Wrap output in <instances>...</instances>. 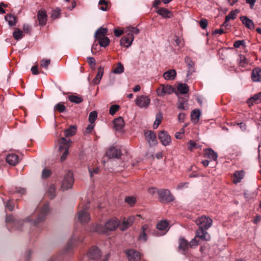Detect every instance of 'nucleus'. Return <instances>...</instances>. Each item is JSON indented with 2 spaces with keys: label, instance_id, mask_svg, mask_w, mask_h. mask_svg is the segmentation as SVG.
Returning a JSON list of instances; mask_svg holds the SVG:
<instances>
[{
  "label": "nucleus",
  "instance_id": "nucleus-46",
  "mask_svg": "<svg viewBox=\"0 0 261 261\" xmlns=\"http://www.w3.org/2000/svg\"><path fill=\"white\" fill-rule=\"evenodd\" d=\"M66 110V107L62 102H59L54 107V110L57 111L60 113L64 112Z\"/></svg>",
  "mask_w": 261,
  "mask_h": 261
},
{
  "label": "nucleus",
  "instance_id": "nucleus-8",
  "mask_svg": "<svg viewBox=\"0 0 261 261\" xmlns=\"http://www.w3.org/2000/svg\"><path fill=\"white\" fill-rule=\"evenodd\" d=\"M173 91L174 88L172 86L162 84L156 89V94L160 97H163L166 94H171Z\"/></svg>",
  "mask_w": 261,
  "mask_h": 261
},
{
  "label": "nucleus",
  "instance_id": "nucleus-13",
  "mask_svg": "<svg viewBox=\"0 0 261 261\" xmlns=\"http://www.w3.org/2000/svg\"><path fill=\"white\" fill-rule=\"evenodd\" d=\"M159 138L162 144L164 146L169 145L171 142V139L167 132L161 131L159 134Z\"/></svg>",
  "mask_w": 261,
  "mask_h": 261
},
{
  "label": "nucleus",
  "instance_id": "nucleus-2",
  "mask_svg": "<svg viewBox=\"0 0 261 261\" xmlns=\"http://www.w3.org/2000/svg\"><path fill=\"white\" fill-rule=\"evenodd\" d=\"M119 225V220L116 218H113L107 221L105 227L100 225H97L94 227L93 231L99 233H105L107 230L113 231L115 230Z\"/></svg>",
  "mask_w": 261,
  "mask_h": 261
},
{
  "label": "nucleus",
  "instance_id": "nucleus-28",
  "mask_svg": "<svg viewBox=\"0 0 261 261\" xmlns=\"http://www.w3.org/2000/svg\"><path fill=\"white\" fill-rule=\"evenodd\" d=\"M239 12V11L237 9L230 11V13L226 16L225 22L223 23L222 26H227L228 21L230 19H234L237 17V14Z\"/></svg>",
  "mask_w": 261,
  "mask_h": 261
},
{
  "label": "nucleus",
  "instance_id": "nucleus-41",
  "mask_svg": "<svg viewBox=\"0 0 261 261\" xmlns=\"http://www.w3.org/2000/svg\"><path fill=\"white\" fill-rule=\"evenodd\" d=\"M76 128L75 126L72 125L69 128L64 130L65 136L66 137L72 136L75 134Z\"/></svg>",
  "mask_w": 261,
  "mask_h": 261
},
{
  "label": "nucleus",
  "instance_id": "nucleus-52",
  "mask_svg": "<svg viewBox=\"0 0 261 261\" xmlns=\"http://www.w3.org/2000/svg\"><path fill=\"white\" fill-rule=\"evenodd\" d=\"M88 170L90 173V177H92L93 176L94 174L98 173L99 169L97 167L93 168H91L90 167H89Z\"/></svg>",
  "mask_w": 261,
  "mask_h": 261
},
{
  "label": "nucleus",
  "instance_id": "nucleus-1",
  "mask_svg": "<svg viewBox=\"0 0 261 261\" xmlns=\"http://www.w3.org/2000/svg\"><path fill=\"white\" fill-rule=\"evenodd\" d=\"M49 211V205L48 203H45L40 207L37 217L35 220L33 221L29 217L26 219V221L28 222H30L32 225L35 227H39L40 225L45 220Z\"/></svg>",
  "mask_w": 261,
  "mask_h": 261
},
{
  "label": "nucleus",
  "instance_id": "nucleus-22",
  "mask_svg": "<svg viewBox=\"0 0 261 261\" xmlns=\"http://www.w3.org/2000/svg\"><path fill=\"white\" fill-rule=\"evenodd\" d=\"M251 80L254 82H261V69L260 68L256 67L253 69Z\"/></svg>",
  "mask_w": 261,
  "mask_h": 261
},
{
  "label": "nucleus",
  "instance_id": "nucleus-63",
  "mask_svg": "<svg viewBox=\"0 0 261 261\" xmlns=\"http://www.w3.org/2000/svg\"><path fill=\"white\" fill-rule=\"evenodd\" d=\"M240 64L241 66H244L245 64L247 63V61H246V58L244 56H240Z\"/></svg>",
  "mask_w": 261,
  "mask_h": 261
},
{
  "label": "nucleus",
  "instance_id": "nucleus-11",
  "mask_svg": "<svg viewBox=\"0 0 261 261\" xmlns=\"http://www.w3.org/2000/svg\"><path fill=\"white\" fill-rule=\"evenodd\" d=\"M145 139L150 146L155 145L157 140L155 134L151 130H147L144 132Z\"/></svg>",
  "mask_w": 261,
  "mask_h": 261
},
{
  "label": "nucleus",
  "instance_id": "nucleus-61",
  "mask_svg": "<svg viewBox=\"0 0 261 261\" xmlns=\"http://www.w3.org/2000/svg\"><path fill=\"white\" fill-rule=\"evenodd\" d=\"M6 221L8 225L10 223H13L14 222V223H15V221L14 220L13 217L12 216H11V215L10 216H8L6 217Z\"/></svg>",
  "mask_w": 261,
  "mask_h": 261
},
{
  "label": "nucleus",
  "instance_id": "nucleus-4",
  "mask_svg": "<svg viewBox=\"0 0 261 261\" xmlns=\"http://www.w3.org/2000/svg\"><path fill=\"white\" fill-rule=\"evenodd\" d=\"M74 178L72 173L69 171L64 176L61 186V189L63 191L71 188L74 183Z\"/></svg>",
  "mask_w": 261,
  "mask_h": 261
},
{
  "label": "nucleus",
  "instance_id": "nucleus-9",
  "mask_svg": "<svg viewBox=\"0 0 261 261\" xmlns=\"http://www.w3.org/2000/svg\"><path fill=\"white\" fill-rule=\"evenodd\" d=\"M156 230H154L152 231L150 226L147 224L143 225L141 228V231L138 237L140 241L145 242L147 240V233L151 232L154 236H158L156 233Z\"/></svg>",
  "mask_w": 261,
  "mask_h": 261
},
{
  "label": "nucleus",
  "instance_id": "nucleus-23",
  "mask_svg": "<svg viewBox=\"0 0 261 261\" xmlns=\"http://www.w3.org/2000/svg\"><path fill=\"white\" fill-rule=\"evenodd\" d=\"M204 156L212 161H216L218 155L212 148H206L204 149Z\"/></svg>",
  "mask_w": 261,
  "mask_h": 261
},
{
  "label": "nucleus",
  "instance_id": "nucleus-35",
  "mask_svg": "<svg viewBox=\"0 0 261 261\" xmlns=\"http://www.w3.org/2000/svg\"><path fill=\"white\" fill-rule=\"evenodd\" d=\"M253 102L256 103H258L261 102V92L257 94L254 95L252 97L250 98L248 101V103L249 106L253 105Z\"/></svg>",
  "mask_w": 261,
  "mask_h": 261
},
{
  "label": "nucleus",
  "instance_id": "nucleus-20",
  "mask_svg": "<svg viewBox=\"0 0 261 261\" xmlns=\"http://www.w3.org/2000/svg\"><path fill=\"white\" fill-rule=\"evenodd\" d=\"M113 125L114 129L117 132L122 131L124 126V121L121 117L115 119L113 120Z\"/></svg>",
  "mask_w": 261,
  "mask_h": 261
},
{
  "label": "nucleus",
  "instance_id": "nucleus-27",
  "mask_svg": "<svg viewBox=\"0 0 261 261\" xmlns=\"http://www.w3.org/2000/svg\"><path fill=\"white\" fill-rule=\"evenodd\" d=\"M156 13L165 18H169L172 17V13L166 8H160Z\"/></svg>",
  "mask_w": 261,
  "mask_h": 261
},
{
  "label": "nucleus",
  "instance_id": "nucleus-48",
  "mask_svg": "<svg viewBox=\"0 0 261 261\" xmlns=\"http://www.w3.org/2000/svg\"><path fill=\"white\" fill-rule=\"evenodd\" d=\"M97 117V113L96 111H92L89 114V121L90 123H93L95 122Z\"/></svg>",
  "mask_w": 261,
  "mask_h": 261
},
{
  "label": "nucleus",
  "instance_id": "nucleus-39",
  "mask_svg": "<svg viewBox=\"0 0 261 261\" xmlns=\"http://www.w3.org/2000/svg\"><path fill=\"white\" fill-rule=\"evenodd\" d=\"M98 43L101 47H106L110 44V39L107 37H101L96 39Z\"/></svg>",
  "mask_w": 261,
  "mask_h": 261
},
{
  "label": "nucleus",
  "instance_id": "nucleus-32",
  "mask_svg": "<svg viewBox=\"0 0 261 261\" xmlns=\"http://www.w3.org/2000/svg\"><path fill=\"white\" fill-rule=\"evenodd\" d=\"M244 172L243 170L237 171L234 173L233 182L235 184L240 182L244 178Z\"/></svg>",
  "mask_w": 261,
  "mask_h": 261
},
{
  "label": "nucleus",
  "instance_id": "nucleus-40",
  "mask_svg": "<svg viewBox=\"0 0 261 261\" xmlns=\"http://www.w3.org/2000/svg\"><path fill=\"white\" fill-rule=\"evenodd\" d=\"M23 36V32L18 28H16L13 33V36L16 40L21 39Z\"/></svg>",
  "mask_w": 261,
  "mask_h": 261
},
{
  "label": "nucleus",
  "instance_id": "nucleus-38",
  "mask_svg": "<svg viewBox=\"0 0 261 261\" xmlns=\"http://www.w3.org/2000/svg\"><path fill=\"white\" fill-rule=\"evenodd\" d=\"M68 99L72 102L75 103H80L82 102L83 101V98L79 95H69Z\"/></svg>",
  "mask_w": 261,
  "mask_h": 261
},
{
  "label": "nucleus",
  "instance_id": "nucleus-62",
  "mask_svg": "<svg viewBox=\"0 0 261 261\" xmlns=\"http://www.w3.org/2000/svg\"><path fill=\"white\" fill-rule=\"evenodd\" d=\"M87 61L88 63L91 65L94 66L96 64V61L95 59L93 57H88L87 58Z\"/></svg>",
  "mask_w": 261,
  "mask_h": 261
},
{
  "label": "nucleus",
  "instance_id": "nucleus-57",
  "mask_svg": "<svg viewBox=\"0 0 261 261\" xmlns=\"http://www.w3.org/2000/svg\"><path fill=\"white\" fill-rule=\"evenodd\" d=\"M196 238H195V237L193 239L190 243H189V247L193 248L198 245L199 243L198 241L196 240Z\"/></svg>",
  "mask_w": 261,
  "mask_h": 261
},
{
  "label": "nucleus",
  "instance_id": "nucleus-3",
  "mask_svg": "<svg viewBox=\"0 0 261 261\" xmlns=\"http://www.w3.org/2000/svg\"><path fill=\"white\" fill-rule=\"evenodd\" d=\"M89 207L88 203L85 204L81 203L79 205L77 219L82 224L88 223L91 219L90 214L87 211Z\"/></svg>",
  "mask_w": 261,
  "mask_h": 261
},
{
  "label": "nucleus",
  "instance_id": "nucleus-14",
  "mask_svg": "<svg viewBox=\"0 0 261 261\" xmlns=\"http://www.w3.org/2000/svg\"><path fill=\"white\" fill-rule=\"evenodd\" d=\"M106 155L109 158H119L121 155L120 149L115 147H112L106 152Z\"/></svg>",
  "mask_w": 261,
  "mask_h": 261
},
{
  "label": "nucleus",
  "instance_id": "nucleus-64",
  "mask_svg": "<svg viewBox=\"0 0 261 261\" xmlns=\"http://www.w3.org/2000/svg\"><path fill=\"white\" fill-rule=\"evenodd\" d=\"M23 32L26 33H29L31 31V27L28 24H24L23 26Z\"/></svg>",
  "mask_w": 261,
  "mask_h": 261
},
{
  "label": "nucleus",
  "instance_id": "nucleus-59",
  "mask_svg": "<svg viewBox=\"0 0 261 261\" xmlns=\"http://www.w3.org/2000/svg\"><path fill=\"white\" fill-rule=\"evenodd\" d=\"M245 42L244 40H238L234 42L233 46L235 48H239L241 45H244Z\"/></svg>",
  "mask_w": 261,
  "mask_h": 261
},
{
  "label": "nucleus",
  "instance_id": "nucleus-17",
  "mask_svg": "<svg viewBox=\"0 0 261 261\" xmlns=\"http://www.w3.org/2000/svg\"><path fill=\"white\" fill-rule=\"evenodd\" d=\"M89 258L93 259H97L101 256L100 250L96 247H91L87 253Z\"/></svg>",
  "mask_w": 261,
  "mask_h": 261
},
{
  "label": "nucleus",
  "instance_id": "nucleus-36",
  "mask_svg": "<svg viewBox=\"0 0 261 261\" xmlns=\"http://www.w3.org/2000/svg\"><path fill=\"white\" fill-rule=\"evenodd\" d=\"M108 32V30L105 28H100L98 29L95 34V37L96 39L106 37L105 35L107 34Z\"/></svg>",
  "mask_w": 261,
  "mask_h": 261
},
{
  "label": "nucleus",
  "instance_id": "nucleus-21",
  "mask_svg": "<svg viewBox=\"0 0 261 261\" xmlns=\"http://www.w3.org/2000/svg\"><path fill=\"white\" fill-rule=\"evenodd\" d=\"M47 14L45 10H40L37 13V19L40 25H44L47 21Z\"/></svg>",
  "mask_w": 261,
  "mask_h": 261
},
{
  "label": "nucleus",
  "instance_id": "nucleus-16",
  "mask_svg": "<svg viewBox=\"0 0 261 261\" xmlns=\"http://www.w3.org/2000/svg\"><path fill=\"white\" fill-rule=\"evenodd\" d=\"M126 254L129 261H139L141 258L140 253L133 249L126 250Z\"/></svg>",
  "mask_w": 261,
  "mask_h": 261
},
{
  "label": "nucleus",
  "instance_id": "nucleus-42",
  "mask_svg": "<svg viewBox=\"0 0 261 261\" xmlns=\"http://www.w3.org/2000/svg\"><path fill=\"white\" fill-rule=\"evenodd\" d=\"M177 90L181 94H186L189 91V87L185 84H180L178 85Z\"/></svg>",
  "mask_w": 261,
  "mask_h": 261
},
{
  "label": "nucleus",
  "instance_id": "nucleus-15",
  "mask_svg": "<svg viewBox=\"0 0 261 261\" xmlns=\"http://www.w3.org/2000/svg\"><path fill=\"white\" fill-rule=\"evenodd\" d=\"M140 217V215H137L136 216H131L129 217L127 220L123 221L122 224L120 225V229L122 231L125 230L133 224L137 217Z\"/></svg>",
  "mask_w": 261,
  "mask_h": 261
},
{
  "label": "nucleus",
  "instance_id": "nucleus-37",
  "mask_svg": "<svg viewBox=\"0 0 261 261\" xmlns=\"http://www.w3.org/2000/svg\"><path fill=\"white\" fill-rule=\"evenodd\" d=\"M5 20L8 21L10 27H13L16 23V18L13 15L8 14L5 16Z\"/></svg>",
  "mask_w": 261,
  "mask_h": 261
},
{
  "label": "nucleus",
  "instance_id": "nucleus-30",
  "mask_svg": "<svg viewBox=\"0 0 261 261\" xmlns=\"http://www.w3.org/2000/svg\"><path fill=\"white\" fill-rule=\"evenodd\" d=\"M176 76V71L175 69H170L163 74V77L166 80H173Z\"/></svg>",
  "mask_w": 261,
  "mask_h": 261
},
{
  "label": "nucleus",
  "instance_id": "nucleus-5",
  "mask_svg": "<svg viewBox=\"0 0 261 261\" xmlns=\"http://www.w3.org/2000/svg\"><path fill=\"white\" fill-rule=\"evenodd\" d=\"M59 150L63 151V152L61 156L60 160L61 161H64L66 159L68 154L69 148V142L67 141L65 138L62 137L59 140Z\"/></svg>",
  "mask_w": 261,
  "mask_h": 261
},
{
  "label": "nucleus",
  "instance_id": "nucleus-24",
  "mask_svg": "<svg viewBox=\"0 0 261 261\" xmlns=\"http://www.w3.org/2000/svg\"><path fill=\"white\" fill-rule=\"evenodd\" d=\"M185 62L188 69L187 76L189 77L193 72H195V64L191 60V58L188 57L185 58Z\"/></svg>",
  "mask_w": 261,
  "mask_h": 261
},
{
  "label": "nucleus",
  "instance_id": "nucleus-54",
  "mask_svg": "<svg viewBox=\"0 0 261 261\" xmlns=\"http://www.w3.org/2000/svg\"><path fill=\"white\" fill-rule=\"evenodd\" d=\"M5 207L10 211H12L14 210V205L13 202L11 200H9L7 203L5 204Z\"/></svg>",
  "mask_w": 261,
  "mask_h": 261
},
{
  "label": "nucleus",
  "instance_id": "nucleus-45",
  "mask_svg": "<svg viewBox=\"0 0 261 261\" xmlns=\"http://www.w3.org/2000/svg\"><path fill=\"white\" fill-rule=\"evenodd\" d=\"M124 71V67H123V65L119 62L118 64H117V67L115 68H114L113 70V72L114 73H116V74H121L122 73V72H123Z\"/></svg>",
  "mask_w": 261,
  "mask_h": 261
},
{
  "label": "nucleus",
  "instance_id": "nucleus-55",
  "mask_svg": "<svg viewBox=\"0 0 261 261\" xmlns=\"http://www.w3.org/2000/svg\"><path fill=\"white\" fill-rule=\"evenodd\" d=\"M50 174L51 171L47 168H45L42 172V178L48 177L50 175Z\"/></svg>",
  "mask_w": 261,
  "mask_h": 261
},
{
  "label": "nucleus",
  "instance_id": "nucleus-6",
  "mask_svg": "<svg viewBox=\"0 0 261 261\" xmlns=\"http://www.w3.org/2000/svg\"><path fill=\"white\" fill-rule=\"evenodd\" d=\"M195 223L199 228L207 229L212 226L213 220L208 217L202 216L197 219Z\"/></svg>",
  "mask_w": 261,
  "mask_h": 261
},
{
  "label": "nucleus",
  "instance_id": "nucleus-18",
  "mask_svg": "<svg viewBox=\"0 0 261 261\" xmlns=\"http://www.w3.org/2000/svg\"><path fill=\"white\" fill-rule=\"evenodd\" d=\"M134 39V37L132 35L126 34L120 40V45L126 47L130 46Z\"/></svg>",
  "mask_w": 261,
  "mask_h": 261
},
{
  "label": "nucleus",
  "instance_id": "nucleus-26",
  "mask_svg": "<svg viewBox=\"0 0 261 261\" xmlns=\"http://www.w3.org/2000/svg\"><path fill=\"white\" fill-rule=\"evenodd\" d=\"M168 223L167 221L164 220L159 222L156 225V228L158 230L163 231V232L162 233L159 234V236L165 234L168 231Z\"/></svg>",
  "mask_w": 261,
  "mask_h": 261
},
{
  "label": "nucleus",
  "instance_id": "nucleus-19",
  "mask_svg": "<svg viewBox=\"0 0 261 261\" xmlns=\"http://www.w3.org/2000/svg\"><path fill=\"white\" fill-rule=\"evenodd\" d=\"M6 162L11 166H15L19 162L18 156L15 153H9L6 158Z\"/></svg>",
  "mask_w": 261,
  "mask_h": 261
},
{
  "label": "nucleus",
  "instance_id": "nucleus-43",
  "mask_svg": "<svg viewBox=\"0 0 261 261\" xmlns=\"http://www.w3.org/2000/svg\"><path fill=\"white\" fill-rule=\"evenodd\" d=\"M99 8L103 11H106L108 9V2L106 0H100L98 2Z\"/></svg>",
  "mask_w": 261,
  "mask_h": 261
},
{
  "label": "nucleus",
  "instance_id": "nucleus-44",
  "mask_svg": "<svg viewBox=\"0 0 261 261\" xmlns=\"http://www.w3.org/2000/svg\"><path fill=\"white\" fill-rule=\"evenodd\" d=\"M188 149L190 151H192L195 149L198 148L199 146L196 143L195 141L192 140H190L188 143Z\"/></svg>",
  "mask_w": 261,
  "mask_h": 261
},
{
  "label": "nucleus",
  "instance_id": "nucleus-53",
  "mask_svg": "<svg viewBox=\"0 0 261 261\" xmlns=\"http://www.w3.org/2000/svg\"><path fill=\"white\" fill-rule=\"evenodd\" d=\"M162 119V117L161 115H156L155 121L153 124V128H157L160 123H161V120Z\"/></svg>",
  "mask_w": 261,
  "mask_h": 261
},
{
  "label": "nucleus",
  "instance_id": "nucleus-34",
  "mask_svg": "<svg viewBox=\"0 0 261 261\" xmlns=\"http://www.w3.org/2000/svg\"><path fill=\"white\" fill-rule=\"evenodd\" d=\"M124 31L125 34L132 35L133 37L134 34L137 35L139 34L140 32L139 29L137 27H133L130 26L125 28Z\"/></svg>",
  "mask_w": 261,
  "mask_h": 261
},
{
  "label": "nucleus",
  "instance_id": "nucleus-47",
  "mask_svg": "<svg viewBox=\"0 0 261 261\" xmlns=\"http://www.w3.org/2000/svg\"><path fill=\"white\" fill-rule=\"evenodd\" d=\"M48 196L50 199L54 198L56 196V188L54 185H51L48 190Z\"/></svg>",
  "mask_w": 261,
  "mask_h": 261
},
{
  "label": "nucleus",
  "instance_id": "nucleus-56",
  "mask_svg": "<svg viewBox=\"0 0 261 261\" xmlns=\"http://www.w3.org/2000/svg\"><path fill=\"white\" fill-rule=\"evenodd\" d=\"M208 22L206 19H201L199 21V25L202 29H205L207 26Z\"/></svg>",
  "mask_w": 261,
  "mask_h": 261
},
{
  "label": "nucleus",
  "instance_id": "nucleus-25",
  "mask_svg": "<svg viewBox=\"0 0 261 261\" xmlns=\"http://www.w3.org/2000/svg\"><path fill=\"white\" fill-rule=\"evenodd\" d=\"M240 19L246 28L250 30L254 29V24L252 20L244 16H241Z\"/></svg>",
  "mask_w": 261,
  "mask_h": 261
},
{
  "label": "nucleus",
  "instance_id": "nucleus-33",
  "mask_svg": "<svg viewBox=\"0 0 261 261\" xmlns=\"http://www.w3.org/2000/svg\"><path fill=\"white\" fill-rule=\"evenodd\" d=\"M189 248V243L184 238H180L179 244V250H182L185 252Z\"/></svg>",
  "mask_w": 261,
  "mask_h": 261
},
{
  "label": "nucleus",
  "instance_id": "nucleus-49",
  "mask_svg": "<svg viewBox=\"0 0 261 261\" xmlns=\"http://www.w3.org/2000/svg\"><path fill=\"white\" fill-rule=\"evenodd\" d=\"M61 14V10L59 8H57L52 11L51 18L53 19H56L58 18Z\"/></svg>",
  "mask_w": 261,
  "mask_h": 261
},
{
  "label": "nucleus",
  "instance_id": "nucleus-31",
  "mask_svg": "<svg viewBox=\"0 0 261 261\" xmlns=\"http://www.w3.org/2000/svg\"><path fill=\"white\" fill-rule=\"evenodd\" d=\"M103 68L101 67H100L98 69V71L95 77L93 80L92 83L94 85H97L99 83L103 75Z\"/></svg>",
  "mask_w": 261,
  "mask_h": 261
},
{
  "label": "nucleus",
  "instance_id": "nucleus-12",
  "mask_svg": "<svg viewBox=\"0 0 261 261\" xmlns=\"http://www.w3.org/2000/svg\"><path fill=\"white\" fill-rule=\"evenodd\" d=\"M159 197L163 201L170 202L173 200V197L170 191L167 189H164L159 192Z\"/></svg>",
  "mask_w": 261,
  "mask_h": 261
},
{
  "label": "nucleus",
  "instance_id": "nucleus-29",
  "mask_svg": "<svg viewBox=\"0 0 261 261\" xmlns=\"http://www.w3.org/2000/svg\"><path fill=\"white\" fill-rule=\"evenodd\" d=\"M201 115V112L199 109H195L191 113V120L193 123L196 124L198 122Z\"/></svg>",
  "mask_w": 261,
  "mask_h": 261
},
{
  "label": "nucleus",
  "instance_id": "nucleus-7",
  "mask_svg": "<svg viewBox=\"0 0 261 261\" xmlns=\"http://www.w3.org/2000/svg\"><path fill=\"white\" fill-rule=\"evenodd\" d=\"M150 103V98L147 95H140L135 99L136 105L141 108H147Z\"/></svg>",
  "mask_w": 261,
  "mask_h": 261
},
{
  "label": "nucleus",
  "instance_id": "nucleus-51",
  "mask_svg": "<svg viewBox=\"0 0 261 261\" xmlns=\"http://www.w3.org/2000/svg\"><path fill=\"white\" fill-rule=\"evenodd\" d=\"M119 109V106L117 105H112L109 109V113L111 115H113Z\"/></svg>",
  "mask_w": 261,
  "mask_h": 261
},
{
  "label": "nucleus",
  "instance_id": "nucleus-60",
  "mask_svg": "<svg viewBox=\"0 0 261 261\" xmlns=\"http://www.w3.org/2000/svg\"><path fill=\"white\" fill-rule=\"evenodd\" d=\"M184 133V128H182V129H181V130H180V132H177L176 134H175V138L176 139H180L182 138V135Z\"/></svg>",
  "mask_w": 261,
  "mask_h": 261
},
{
  "label": "nucleus",
  "instance_id": "nucleus-50",
  "mask_svg": "<svg viewBox=\"0 0 261 261\" xmlns=\"http://www.w3.org/2000/svg\"><path fill=\"white\" fill-rule=\"evenodd\" d=\"M50 60L49 59H43L41 61L40 66L45 69L48 68L49 65L50 64Z\"/></svg>",
  "mask_w": 261,
  "mask_h": 261
},
{
  "label": "nucleus",
  "instance_id": "nucleus-10",
  "mask_svg": "<svg viewBox=\"0 0 261 261\" xmlns=\"http://www.w3.org/2000/svg\"><path fill=\"white\" fill-rule=\"evenodd\" d=\"M195 238H199L202 241H209L211 240V236L207 232L206 229L198 228L195 232Z\"/></svg>",
  "mask_w": 261,
  "mask_h": 261
},
{
  "label": "nucleus",
  "instance_id": "nucleus-58",
  "mask_svg": "<svg viewBox=\"0 0 261 261\" xmlns=\"http://www.w3.org/2000/svg\"><path fill=\"white\" fill-rule=\"evenodd\" d=\"M125 201L130 205H132L135 203L136 199L134 197H127L125 198Z\"/></svg>",
  "mask_w": 261,
  "mask_h": 261
}]
</instances>
